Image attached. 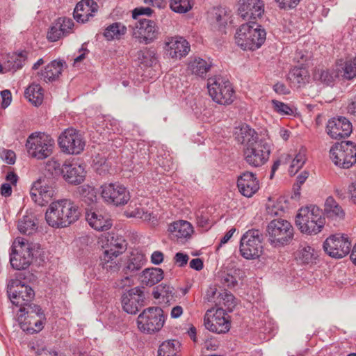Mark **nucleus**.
<instances>
[{
  "label": "nucleus",
  "instance_id": "nucleus-35",
  "mask_svg": "<svg viewBox=\"0 0 356 356\" xmlns=\"http://www.w3.org/2000/svg\"><path fill=\"white\" fill-rule=\"evenodd\" d=\"M324 211L327 218L334 220L342 219L345 216L343 209L332 197L326 199Z\"/></svg>",
  "mask_w": 356,
  "mask_h": 356
},
{
  "label": "nucleus",
  "instance_id": "nucleus-58",
  "mask_svg": "<svg viewBox=\"0 0 356 356\" xmlns=\"http://www.w3.org/2000/svg\"><path fill=\"white\" fill-rule=\"evenodd\" d=\"M220 282L224 286L233 287L237 284L236 278L228 273H222L220 276Z\"/></svg>",
  "mask_w": 356,
  "mask_h": 356
},
{
  "label": "nucleus",
  "instance_id": "nucleus-45",
  "mask_svg": "<svg viewBox=\"0 0 356 356\" xmlns=\"http://www.w3.org/2000/svg\"><path fill=\"white\" fill-rule=\"evenodd\" d=\"M78 193L81 199L88 204H91L97 200V191L93 186L84 184L78 188Z\"/></svg>",
  "mask_w": 356,
  "mask_h": 356
},
{
  "label": "nucleus",
  "instance_id": "nucleus-29",
  "mask_svg": "<svg viewBox=\"0 0 356 356\" xmlns=\"http://www.w3.org/2000/svg\"><path fill=\"white\" fill-rule=\"evenodd\" d=\"M86 220L93 229L97 231L108 230L112 226L110 219L105 218L97 211L91 210L86 213Z\"/></svg>",
  "mask_w": 356,
  "mask_h": 356
},
{
  "label": "nucleus",
  "instance_id": "nucleus-54",
  "mask_svg": "<svg viewBox=\"0 0 356 356\" xmlns=\"http://www.w3.org/2000/svg\"><path fill=\"white\" fill-rule=\"evenodd\" d=\"M19 307V312L24 314H26L28 317H33L34 316H37L41 318L43 316V312H42L40 306L31 304V302H27V304H24L23 306ZM20 316H22V314H21Z\"/></svg>",
  "mask_w": 356,
  "mask_h": 356
},
{
  "label": "nucleus",
  "instance_id": "nucleus-52",
  "mask_svg": "<svg viewBox=\"0 0 356 356\" xmlns=\"http://www.w3.org/2000/svg\"><path fill=\"white\" fill-rule=\"evenodd\" d=\"M209 218L210 215L207 209L202 208L196 212L197 224L205 230H207L212 225Z\"/></svg>",
  "mask_w": 356,
  "mask_h": 356
},
{
  "label": "nucleus",
  "instance_id": "nucleus-19",
  "mask_svg": "<svg viewBox=\"0 0 356 356\" xmlns=\"http://www.w3.org/2000/svg\"><path fill=\"white\" fill-rule=\"evenodd\" d=\"M238 15L249 22L261 18L264 13V3L261 0H239Z\"/></svg>",
  "mask_w": 356,
  "mask_h": 356
},
{
  "label": "nucleus",
  "instance_id": "nucleus-56",
  "mask_svg": "<svg viewBox=\"0 0 356 356\" xmlns=\"http://www.w3.org/2000/svg\"><path fill=\"white\" fill-rule=\"evenodd\" d=\"M0 158L7 164L13 165L16 161V154L11 149L2 148L0 149Z\"/></svg>",
  "mask_w": 356,
  "mask_h": 356
},
{
  "label": "nucleus",
  "instance_id": "nucleus-32",
  "mask_svg": "<svg viewBox=\"0 0 356 356\" xmlns=\"http://www.w3.org/2000/svg\"><path fill=\"white\" fill-rule=\"evenodd\" d=\"M163 278V271L159 268H149L143 270L140 280L143 284L152 286Z\"/></svg>",
  "mask_w": 356,
  "mask_h": 356
},
{
  "label": "nucleus",
  "instance_id": "nucleus-4",
  "mask_svg": "<svg viewBox=\"0 0 356 356\" xmlns=\"http://www.w3.org/2000/svg\"><path fill=\"white\" fill-rule=\"evenodd\" d=\"M296 225L302 233L316 234L325 225L321 210L315 205L302 207L296 216Z\"/></svg>",
  "mask_w": 356,
  "mask_h": 356
},
{
  "label": "nucleus",
  "instance_id": "nucleus-62",
  "mask_svg": "<svg viewBox=\"0 0 356 356\" xmlns=\"http://www.w3.org/2000/svg\"><path fill=\"white\" fill-rule=\"evenodd\" d=\"M280 8H292L296 7L300 0H275Z\"/></svg>",
  "mask_w": 356,
  "mask_h": 356
},
{
  "label": "nucleus",
  "instance_id": "nucleus-38",
  "mask_svg": "<svg viewBox=\"0 0 356 356\" xmlns=\"http://www.w3.org/2000/svg\"><path fill=\"white\" fill-rule=\"evenodd\" d=\"M17 229L23 234L32 235L38 229L35 217L31 215L23 216L18 221Z\"/></svg>",
  "mask_w": 356,
  "mask_h": 356
},
{
  "label": "nucleus",
  "instance_id": "nucleus-51",
  "mask_svg": "<svg viewBox=\"0 0 356 356\" xmlns=\"http://www.w3.org/2000/svg\"><path fill=\"white\" fill-rule=\"evenodd\" d=\"M92 165L95 170L100 175L108 172L110 168V165L107 162L106 157L99 154L97 155L93 159Z\"/></svg>",
  "mask_w": 356,
  "mask_h": 356
},
{
  "label": "nucleus",
  "instance_id": "nucleus-46",
  "mask_svg": "<svg viewBox=\"0 0 356 356\" xmlns=\"http://www.w3.org/2000/svg\"><path fill=\"white\" fill-rule=\"evenodd\" d=\"M337 76V72L333 70H318L314 74V78L316 79L320 80L322 83L327 86L331 85Z\"/></svg>",
  "mask_w": 356,
  "mask_h": 356
},
{
  "label": "nucleus",
  "instance_id": "nucleus-44",
  "mask_svg": "<svg viewBox=\"0 0 356 356\" xmlns=\"http://www.w3.org/2000/svg\"><path fill=\"white\" fill-rule=\"evenodd\" d=\"M137 60L140 64L147 67L154 64L157 58L154 50L145 48L137 52Z\"/></svg>",
  "mask_w": 356,
  "mask_h": 356
},
{
  "label": "nucleus",
  "instance_id": "nucleus-40",
  "mask_svg": "<svg viewBox=\"0 0 356 356\" xmlns=\"http://www.w3.org/2000/svg\"><path fill=\"white\" fill-rule=\"evenodd\" d=\"M309 78L308 71L305 67H296L293 68L289 74V80L292 83L297 84L298 87L307 83Z\"/></svg>",
  "mask_w": 356,
  "mask_h": 356
},
{
  "label": "nucleus",
  "instance_id": "nucleus-49",
  "mask_svg": "<svg viewBox=\"0 0 356 356\" xmlns=\"http://www.w3.org/2000/svg\"><path fill=\"white\" fill-rule=\"evenodd\" d=\"M10 263L11 266L16 270L26 269L30 264V260L24 257L22 259L21 256L15 253V250L13 249L10 254Z\"/></svg>",
  "mask_w": 356,
  "mask_h": 356
},
{
  "label": "nucleus",
  "instance_id": "nucleus-7",
  "mask_svg": "<svg viewBox=\"0 0 356 356\" xmlns=\"http://www.w3.org/2000/svg\"><path fill=\"white\" fill-rule=\"evenodd\" d=\"M330 156L337 166L348 169L356 163V145L351 141L337 143L331 147Z\"/></svg>",
  "mask_w": 356,
  "mask_h": 356
},
{
  "label": "nucleus",
  "instance_id": "nucleus-50",
  "mask_svg": "<svg viewBox=\"0 0 356 356\" xmlns=\"http://www.w3.org/2000/svg\"><path fill=\"white\" fill-rule=\"evenodd\" d=\"M344 79L351 80L356 77V57L347 59L342 67Z\"/></svg>",
  "mask_w": 356,
  "mask_h": 356
},
{
  "label": "nucleus",
  "instance_id": "nucleus-1",
  "mask_svg": "<svg viewBox=\"0 0 356 356\" xmlns=\"http://www.w3.org/2000/svg\"><path fill=\"white\" fill-rule=\"evenodd\" d=\"M236 140L244 145L243 156L245 162L252 167H260L269 159L270 145L259 138L258 134L248 124L236 127L234 131Z\"/></svg>",
  "mask_w": 356,
  "mask_h": 356
},
{
  "label": "nucleus",
  "instance_id": "nucleus-9",
  "mask_svg": "<svg viewBox=\"0 0 356 356\" xmlns=\"http://www.w3.org/2000/svg\"><path fill=\"white\" fill-rule=\"evenodd\" d=\"M165 317L161 307H152L144 309L137 319L138 329L147 333L160 330L164 324Z\"/></svg>",
  "mask_w": 356,
  "mask_h": 356
},
{
  "label": "nucleus",
  "instance_id": "nucleus-8",
  "mask_svg": "<svg viewBox=\"0 0 356 356\" xmlns=\"http://www.w3.org/2000/svg\"><path fill=\"white\" fill-rule=\"evenodd\" d=\"M262 235L258 229H250L241 236L239 251L246 259H255L263 252Z\"/></svg>",
  "mask_w": 356,
  "mask_h": 356
},
{
  "label": "nucleus",
  "instance_id": "nucleus-30",
  "mask_svg": "<svg viewBox=\"0 0 356 356\" xmlns=\"http://www.w3.org/2000/svg\"><path fill=\"white\" fill-rule=\"evenodd\" d=\"M127 213L129 217L138 218L146 221L150 220L153 217L152 209L147 206V203H139L138 205L136 202L133 204L132 201Z\"/></svg>",
  "mask_w": 356,
  "mask_h": 356
},
{
  "label": "nucleus",
  "instance_id": "nucleus-47",
  "mask_svg": "<svg viewBox=\"0 0 356 356\" xmlns=\"http://www.w3.org/2000/svg\"><path fill=\"white\" fill-rule=\"evenodd\" d=\"M170 7L175 13H186L191 10L193 3L191 0H170Z\"/></svg>",
  "mask_w": 356,
  "mask_h": 356
},
{
  "label": "nucleus",
  "instance_id": "nucleus-14",
  "mask_svg": "<svg viewBox=\"0 0 356 356\" xmlns=\"http://www.w3.org/2000/svg\"><path fill=\"white\" fill-rule=\"evenodd\" d=\"M101 195L104 201L115 206L126 204L130 200L128 190L119 184H106L101 187Z\"/></svg>",
  "mask_w": 356,
  "mask_h": 356
},
{
  "label": "nucleus",
  "instance_id": "nucleus-2",
  "mask_svg": "<svg viewBox=\"0 0 356 356\" xmlns=\"http://www.w3.org/2000/svg\"><path fill=\"white\" fill-rule=\"evenodd\" d=\"M81 216L79 206L71 199L63 198L51 202L45 212L47 223L54 228L67 227Z\"/></svg>",
  "mask_w": 356,
  "mask_h": 356
},
{
  "label": "nucleus",
  "instance_id": "nucleus-43",
  "mask_svg": "<svg viewBox=\"0 0 356 356\" xmlns=\"http://www.w3.org/2000/svg\"><path fill=\"white\" fill-rule=\"evenodd\" d=\"M179 342L169 340L163 342L158 350V356H177Z\"/></svg>",
  "mask_w": 356,
  "mask_h": 356
},
{
  "label": "nucleus",
  "instance_id": "nucleus-37",
  "mask_svg": "<svg viewBox=\"0 0 356 356\" xmlns=\"http://www.w3.org/2000/svg\"><path fill=\"white\" fill-rule=\"evenodd\" d=\"M211 63L201 58H195L188 65V70L193 74L203 76L211 69Z\"/></svg>",
  "mask_w": 356,
  "mask_h": 356
},
{
  "label": "nucleus",
  "instance_id": "nucleus-24",
  "mask_svg": "<svg viewBox=\"0 0 356 356\" xmlns=\"http://www.w3.org/2000/svg\"><path fill=\"white\" fill-rule=\"evenodd\" d=\"M98 8V4L94 0H82L74 10V18L77 22L86 23L94 17Z\"/></svg>",
  "mask_w": 356,
  "mask_h": 356
},
{
  "label": "nucleus",
  "instance_id": "nucleus-11",
  "mask_svg": "<svg viewBox=\"0 0 356 356\" xmlns=\"http://www.w3.org/2000/svg\"><path fill=\"white\" fill-rule=\"evenodd\" d=\"M58 145L64 153L79 154L83 151L86 142L79 131L69 128L60 135Z\"/></svg>",
  "mask_w": 356,
  "mask_h": 356
},
{
  "label": "nucleus",
  "instance_id": "nucleus-5",
  "mask_svg": "<svg viewBox=\"0 0 356 356\" xmlns=\"http://www.w3.org/2000/svg\"><path fill=\"white\" fill-rule=\"evenodd\" d=\"M268 241L274 248L289 244L293 238V227L286 220L277 218L271 220L266 228Z\"/></svg>",
  "mask_w": 356,
  "mask_h": 356
},
{
  "label": "nucleus",
  "instance_id": "nucleus-16",
  "mask_svg": "<svg viewBox=\"0 0 356 356\" xmlns=\"http://www.w3.org/2000/svg\"><path fill=\"white\" fill-rule=\"evenodd\" d=\"M56 194L55 184L45 177L39 178L31 188V199L38 204L43 206Z\"/></svg>",
  "mask_w": 356,
  "mask_h": 356
},
{
  "label": "nucleus",
  "instance_id": "nucleus-36",
  "mask_svg": "<svg viewBox=\"0 0 356 356\" xmlns=\"http://www.w3.org/2000/svg\"><path fill=\"white\" fill-rule=\"evenodd\" d=\"M24 95L35 106L42 104L44 99V90L40 85L32 83L26 89Z\"/></svg>",
  "mask_w": 356,
  "mask_h": 356
},
{
  "label": "nucleus",
  "instance_id": "nucleus-20",
  "mask_svg": "<svg viewBox=\"0 0 356 356\" xmlns=\"http://www.w3.org/2000/svg\"><path fill=\"white\" fill-rule=\"evenodd\" d=\"M353 131L351 122L345 117L334 118L327 124V133L332 138L348 137Z\"/></svg>",
  "mask_w": 356,
  "mask_h": 356
},
{
  "label": "nucleus",
  "instance_id": "nucleus-28",
  "mask_svg": "<svg viewBox=\"0 0 356 356\" xmlns=\"http://www.w3.org/2000/svg\"><path fill=\"white\" fill-rule=\"evenodd\" d=\"M231 12L225 8H215L210 13L209 19L214 28L225 27L231 21Z\"/></svg>",
  "mask_w": 356,
  "mask_h": 356
},
{
  "label": "nucleus",
  "instance_id": "nucleus-21",
  "mask_svg": "<svg viewBox=\"0 0 356 356\" xmlns=\"http://www.w3.org/2000/svg\"><path fill=\"white\" fill-rule=\"evenodd\" d=\"M164 49L172 58H181L188 54L190 45L182 37L175 36L166 38Z\"/></svg>",
  "mask_w": 356,
  "mask_h": 356
},
{
  "label": "nucleus",
  "instance_id": "nucleus-41",
  "mask_svg": "<svg viewBox=\"0 0 356 356\" xmlns=\"http://www.w3.org/2000/svg\"><path fill=\"white\" fill-rule=\"evenodd\" d=\"M307 160V150L301 147L291 161L289 172L291 175H296L302 168Z\"/></svg>",
  "mask_w": 356,
  "mask_h": 356
},
{
  "label": "nucleus",
  "instance_id": "nucleus-64",
  "mask_svg": "<svg viewBox=\"0 0 356 356\" xmlns=\"http://www.w3.org/2000/svg\"><path fill=\"white\" fill-rule=\"evenodd\" d=\"M291 159V156L289 154H286V155H282L280 159L275 161L273 163V165H272V171L273 172H275L276 170L278 169V168L280 167V165H281L282 163H286L288 162H289Z\"/></svg>",
  "mask_w": 356,
  "mask_h": 356
},
{
  "label": "nucleus",
  "instance_id": "nucleus-55",
  "mask_svg": "<svg viewBox=\"0 0 356 356\" xmlns=\"http://www.w3.org/2000/svg\"><path fill=\"white\" fill-rule=\"evenodd\" d=\"M46 170L51 174L52 176L56 177L63 173V164L61 165L60 163L52 159L49 160L46 163Z\"/></svg>",
  "mask_w": 356,
  "mask_h": 356
},
{
  "label": "nucleus",
  "instance_id": "nucleus-18",
  "mask_svg": "<svg viewBox=\"0 0 356 356\" xmlns=\"http://www.w3.org/2000/svg\"><path fill=\"white\" fill-rule=\"evenodd\" d=\"M145 294L140 287L132 288L122 296L123 310L130 314H136L145 305Z\"/></svg>",
  "mask_w": 356,
  "mask_h": 356
},
{
  "label": "nucleus",
  "instance_id": "nucleus-6",
  "mask_svg": "<svg viewBox=\"0 0 356 356\" xmlns=\"http://www.w3.org/2000/svg\"><path fill=\"white\" fill-rule=\"evenodd\" d=\"M207 88L212 99L222 105L231 104L235 98V92L230 81L220 76L210 77Z\"/></svg>",
  "mask_w": 356,
  "mask_h": 356
},
{
  "label": "nucleus",
  "instance_id": "nucleus-33",
  "mask_svg": "<svg viewBox=\"0 0 356 356\" xmlns=\"http://www.w3.org/2000/svg\"><path fill=\"white\" fill-rule=\"evenodd\" d=\"M145 264V258L143 254H131L126 266L123 268V272L125 275L133 276L143 268Z\"/></svg>",
  "mask_w": 356,
  "mask_h": 356
},
{
  "label": "nucleus",
  "instance_id": "nucleus-23",
  "mask_svg": "<svg viewBox=\"0 0 356 356\" xmlns=\"http://www.w3.org/2000/svg\"><path fill=\"white\" fill-rule=\"evenodd\" d=\"M237 186L243 196L251 197L258 191L259 184L256 175L247 171L238 177Z\"/></svg>",
  "mask_w": 356,
  "mask_h": 356
},
{
  "label": "nucleus",
  "instance_id": "nucleus-3",
  "mask_svg": "<svg viewBox=\"0 0 356 356\" xmlns=\"http://www.w3.org/2000/svg\"><path fill=\"white\" fill-rule=\"evenodd\" d=\"M266 31L255 22L240 26L235 34V42L243 50H255L266 40Z\"/></svg>",
  "mask_w": 356,
  "mask_h": 356
},
{
  "label": "nucleus",
  "instance_id": "nucleus-53",
  "mask_svg": "<svg viewBox=\"0 0 356 356\" xmlns=\"http://www.w3.org/2000/svg\"><path fill=\"white\" fill-rule=\"evenodd\" d=\"M266 212L270 217L282 216L284 212L283 203L282 201H273L269 199L266 204Z\"/></svg>",
  "mask_w": 356,
  "mask_h": 356
},
{
  "label": "nucleus",
  "instance_id": "nucleus-12",
  "mask_svg": "<svg viewBox=\"0 0 356 356\" xmlns=\"http://www.w3.org/2000/svg\"><path fill=\"white\" fill-rule=\"evenodd\" d=\"M7 293L13 305L23 306L35 296L34 291L18 279L11 280L7 285Z\"/></svg>",
  "mask_w": 356,
  "mask_h": 356
},
{
  "label": "nucleus",
  "instance_id": "nucleus-13",
  "mask_svg": "<svg viewBox=\"0 0 356 356\" xmlns=\"http://www.w3.org/2000/svg\"><path fill=\"white\" fill-rule=\"evenodd\" d=\"M227 314L222 308L211 309L207 311L204 324L205 327L216 333H225L230 329V323Z\"/></svg>",
  "mask_w": 356,
  "mask_h": 356
},
{
  "label": "nucleus",
  "instance_id": "nucleus-63",
  "mask_svg": "<svg viewBox=\"0 0 356 356\" xmlns=\"http://www.w3.org/2000/svg\"><path fill=\"white\" fill-rule=\"evenodd\" d=\"M188 256L186 254L182 252H177L175 257V262L179 266L183 267L187 264L188 261Z\"/></svg>",
  "mask_w": 356,
  "mask_h": 356
},
{
  "label": "nucleus",
  "instance_id": "nucleus-31",
  "mask_svg": "<svg viewBox=\"0 0 356 356\" xmlns=\"http://www.w3.org/2000/svg\"><path fill=\"white\" fill-rule=\"evenodd\" d=\"M317 257L314 248L305 243L300 245L296 253V260L302 264H313Z\"/></svg>",
  "mask_w": 356,
  "mask_h": 356
},
{
  "label": "nucleus",
  "instance_id": "nucleus-26",
  "mask_svg": "<svg viewBox=\"0 0 356 356\" xmlns=\"http://www.w3.org/2000/svg\"><path fill=\"white\" fill-rule=\"evenodd\" d=\"M168 231L172 238L179 241L189 238L193 233V227L189 222L181 220L171 223Z\"/></svg>",
  "mask_w": 356,
  "mask_h": 356
},
{
  "label": "nucleus",
  "instance_id": "nucleus-10",
  "mask_svg": "<svg viewBox=\"0 0 356 356\" xmlns=\"http://www.w3.org/2000/svg\"><path fill=\"white\" fill-rule=\"evenodd\" d=\"M54 144V140L48 135L32 134L28 138L26 146L32 157L44 159L51 154Z\"/></svg>",
  "mask_w": 356,
  "mask_h": 356
},
{
  "label": "nucleus",
  "instance_id": "nucleus-27",
  "mask_svg": "<svg viewBox=\"0 0 356 356\" xmlns=\"http://www.w3.org/2000/svg\"><path fill=\"white\" fill-rule=\"evenodd\" d=\"M64 63L65 62L63 60H54L49 63L44 70L38 72V75L45 82L54 81L61 74Z\"/></svg>",
  "mask_w": 356,
  "mask_h": 356
},
{
  "label": "nucleus",
  "instance_id": "nucleus-25",
  "mask_svg": "<svg viewBox=\"0 0 356 356\" xmlns=\"http://www.w3.org/2000/svg\"><path fill=\"white\" fill-rule=\"evenodd\" d=\"M86 174L85 167L83 165L70 162H65L63 164V177L69 184H80L84 181Z\"/></svg>",
  "mask_w": 356,
  "mask_h": 356
},
{
  "label": "nucleus",
  "instance_id": "nucleus-39",
  "mask_svg": "<svg viewBox=\"0 0 356 356\" xmlns=\"http://www.w3.org/2000/svg\"><path fill=\"white\" fill-rule=\"evenodd\" d=\"M108 242H109L108 249L104 250V252L112 254L114 257H118L127 248V243L121 236L114 237L112 236L110 238H108Z\"/></svg>",
  "mask_w": 356,
  "mask_h": 356
},
{
  "label": "nucleus",
  "instance_id": "nucleus-15",
  "mask_svg": "<svg viewBox=\"0 0 356 356\" xmlns=\"http://www.w3.org/2000/svg\"><path fill=\"white\" fill-rule=\"evenodd\" d=\"M351 243L345 234H337L328 237L323 243L325 252L332 257L342 258L350 250Z\"/></svg>",
  "mask_w": 356,
  "mask_h": 356
},
{
  "label": "nucleus",
  "instance_id": "nucleus-57",
  "mask_svg": "<svg viewBox=\"0 0 356 356\" xmlns=\"http://www.w3.org/2000/svg\"><path fill=\"white\" fill-rule=\"evenodd\" d=\"M274 110L280 115H289L293 113L292 109L286 104L277 100H272Z\"/></svg>",
  "mask_w": 356,
  "mask_h": 356
},
{
  "label": "nucleus",
  "instance_id": "nucleus-42",
  "mask_svg": "<svg viewBox=\"0 0 356 356\" xmlns=\"http://www.w3.org/2000/svg\"><path fill=\"white\" fill-rule=\"evenodd\" d=\"M152 296L155 299L162 298L163 300L169 302L173 298L174 289L168 284H161L154 288Z\"/></svg>",
  "mask_w": 356,
  "mask_h": 356
},
{
  "label": "nucleus",
  "instance_id": "nucleus-59",
  "mask_svg": "<svg viewBox=\"0 0 356 356\" xmlns=\"http://www.w3.org/2000/svg\"><path fill=\"white\" fill-rule=\"evenodd\" d=\"M153 13V10L149 7L143 8H136L132 11V17L134 19L138 20V17L140 15H146L151 16Z\"/></svg>",
  "mask_w": 356,
  "mask_h": 356
},
{
  "label": "nucleus",
  "instance_id": "nucleus-17",
  "mask_svg": "<svg viewBox=\"0 0 356 356\" xmlns=\"http://www.w3.org/2000/svg\"><path fill=\"white\" fill-rule=\"evenodd\" d=\"M132 29L133 37L140 43L145 44L152 42L159 33V28L155 22L146 18H139Z\"/></svg>",
  "mask_w": 356,
  "mask_h": 356
},
{
  "label": "nucleus",
  "instance_id": "nucleus-61",
  "mask_svg": "<svg viewBox=\"0 0 356 356\" xmlns=\"http://www.w3.org/2000/svg\"><path fill=\"white\" fill-rule=\"evenodd\" d=\"M130 275H126L124 277L117 280L115 282V286L120 289H124L126 286H130L133 284V281L131 278Z\"/></svg>",
  "mask_w": 356,
  "mask_h": 356
},
{
  "label": "nucleus",
  "instance_id": "nucleus-60",
  "mask_svg": "<svg viewBox=\"0 0 356 356\" xmlns=\"http://www.w3.org/2000/svg\"><path fill=\"white\" fill-rule=\"evenodd\" d=\"M2 98L1 106L3 108H7L12 102V95L9 90H3L1 92Z\"/></svg>",
  "mask_w": 356,
  "mask_h": 356
},
{
  "label": "nucleus",
  "instance_id": "nucleus-34",
  "mask_svg": "<svg viewBox=\"0 0 356 356\" xmlns=\"http://www.w3.org/2000/svg\"><path fill=\"white\" fill-rule=\"evenodd\" d=\"M127 27L122 23L114 22L104 29L103 35L108 41L120 40L127 33Z\"/></svg>",
  "mask_w": 356,
  "mask_h": 356
},
{
  "label": "nucleus",
  "instance_id": "nucleus-48",
  "mask_svg": "<svg viewBox=\"0 0 356 356\" xmlns=\"http://www.w3.org/2000/svg\"><path fill=\"white\" fill-rule=\"evenodd\" d=\"M117 257H114L112 254L103 253L101 257V265L104 269L108 272H115L119 269L118 264L115 260Z\"/></svg>",
  "mask_w": 356,
  "mask_h": 356
},
{
  "label": "nucleus",
  "instance_id": "nucleus-22",
  "mask_svg": "<svg viewBox=\"0 0 356 356\" xmlns=\"http://www.w3.org/2000/svg\"><path fill=\"white\" fill-rule=\"evenodd\" d=\"M73 26L74 22L72 19L60 17L49 28L47 38L51 42L58 41L71 33Z\"/></svg>",
  "mask_w": 356,
  "mask_h": 356
}]
</instances>
